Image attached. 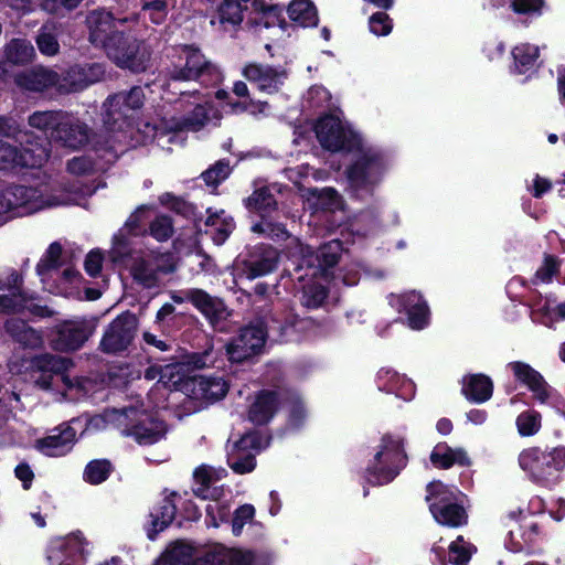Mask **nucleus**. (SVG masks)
Returning a JSON list of instances; mask_svg holds the SVG:
<instances>
[{
    "label": "nucleus",
    "instance_id": "obj_1",
    "mask_svg": "<svg viewBox=\"0 0 565 565\" xmlns=\"http://www.w3.org/2000/svg\"><path fill=\"white\" fill-rule=\"evenodd\" d=\"M313 130L320 146L327 151L350 153L359 150V154L345 169L349 191L351 196L359 200L373 196L386 171L385 154L373 148L362 149L360 136L345 128L335 115L320 116Z\"/></svg>",
    "mask_w": 565,
    "mask_h": 565
},
{
    "label": "nucleus",
    "instance_id": "obj_2",
    "mask_svg": "<svg viewBox=\"0 0 565 565\" xmlns=\"http://www.w3.org/2000/svg\"><path fill=\"white\" fill-rule=\"evenodd\" d=\"M407 465L405 438L397 434L385 433L363 471V478L373 487L386 486L393 482Z\"/></svg>",
    "mask_w": 565,
    "mask_h": 565
},
{
    "label": "nucleus",
    "instance_id": "obj_3",
    "mask_svg": "<svg viewBox=\"0 0 565 565\" xmlns=\"http://www.w3.org/2000/svg\"><path fill=\"white\" fill-rule=\"evenodd\" d=\"M168 77L173 82H200L205 86H214L222 82L220 68L209 61L200 47L194 44H181L173 47Z\"/></svg>",
    "mask_w": 565,
    "mask_h": 565
},
{
    "label": "nucleus",
    "instance_id": "obj_4",
    "mask_svg": "<svg viewBox=\"0 0 565 565\" xmlns=\"http://www.w3.org/2000/svg\"><path fill=\"white\" fill-rule=\"evenodd\" d=\"M518 461L532 482L551 489L561 481L565 469V447H529L520 452Z\"/></svg>",
    "mask_w": 565,
    "mask_h": 565
},
{
    "label": "nucleus",
    "instance_id": "obj_5",
    "mask_svg": "<svg viewBox=\"0 0 565 565\" xmlns=\"http://www.w3.org/2000/svg\"><path fill=\"white\" fill-rule=\"evenodd\" d=\"M466 495L455 486L434 480L426 486L425 501L434 520L446 527L458 529L468 523V512L463 505Z\"/></svg>",
    "mask_w": 565,
    "mask_h": 565
},
{
    "label": "nucleus",
    "instance_id": "obj_6",
    "mask_svg": "<svg viewBox=\"0 0 565 565\" xmlns=\"http://www.w3.org/2000/svg\"><path fill=\"white\" fill-rule=\"evenodd\" d=\"M104 51L118 68L131 74L146 73L152 65L151 46L130 31L114 34Z\"/></svg>",
    "mask_w": 565,
    "mask_h": 565
},
{
    "label": "nucleus",
    "instance_id": "obj_7",
    "mask_svg": "<svg viewBox=\"0 0 565 565\" xmlns=\"http://www.w3.org/2000/svg\"><path fill=\"white\" fill-rule=\"evenodd\" d=\"M17 142L19 146L0 139V170L39 169L47 161L50 152L42 136L26 131Z\"/></svg>",
    "mask_w": 565,
    "mask_h": 565
},
{
    "label": "nucleus",
    "instance_id": "obj_8",
    "mask_svg": "<svg viewBox=\"0 0 565 565\" xmlns=\"http://www.w3.org/2000/svg\"><path fill=\"white\" fill-rule=\"evenodd\" d=\"M145 100V90L139 85L109 95L103 105L104 125L110 131H124L132 127Z\"/></svg>",
    "mask_w": 565,
    "mask_h": 565
},
{
    "label": "nucleus",
    "instance_id": "obj_9",
    "mask_svg": "<svg viewBox=\"0 0 565 565\" xmlns=\"http://www.w3.org/2000/svg\"><path fill=\"white\" fill-rule=\"evenodd\" d=\"M279 250L270 244L247 245L236 257L239 275L254 280L274 273L279 264Z\"/></svg>",
    "mask_w": 565,
    "mask_h": 565
},
{
    "label": "nucleus",
    "instance_id": "obj_10",
    "mask_svg": "<svg viewBox=\"0 0 565 565\" xmlns=\"http://www.w3.org/2000/svg\"><path fill=\"white\" fill-rule=\"evenodd\" d=\"M95 326L86 319L57 321L47 330L50 347L56 352H75L93 335Z\"/></svg>",
    "mask_w": 565,
    "mask_h": 565
},
{
    "label": "nucleus",
    "instance_id": "obj_11",
    "mask_svg": "<svg viewBox=\"0 0 565 565\" xmlns=\"http://www.w3.org/2000/svg\"><path fill=\"white\" fill-rule=\"evenodd\" d=\"M139 319L130 310L114 318L104 331L99 349L107 354H118L131 345L137 334Z\"/></svg>",
    "mask_w": 565,
    "mask_h": 565
},
{
    "label": "nucleus",
    "instance_id": "obj_12",
    "mask_svg": "<svg viewBox=\"0 0 565 565\" xmlns=\"http://www.w3.org/2000/svg\"><path fill=\"white\" fill-rule=\"evenodd\" d=\"M266 339L267 328L263 322L244 326L226 343V355L232 363H243L262 352Z\"/></svg>",
    "mask_w": 565,
    "mask_h": 565
},
{
    "label": "nucleus",
    "instance_id": "obj_13",
    "mask_svg": "<svg viewBox=\"0 0 565 565\" xmlns=\"http://www.w3.org/2000/svg\"><path fill=\"white\" fill-rule=\"evenodd\" d=\"M87 542L81 531L66 536L54 537L46 547L50 565H86Z\"/></svg>",
    "mask_w": 565,
    "mask_h": 565
},
{
    "label": "nucleus",
    "instance_id": "obj_14",
    "mask_svg": "<svg viewBox=\"0 0 565 565\" xmlns=\"http://www.w3.org/2000/svg\"><path fill=\"white\" fill-rule=\"evenodd\" d=\"M507 367L512 372L515 382L525 386L533 394V398L540 404H546L553 397L555 390L529 363L512 361L507 364Z\"/></svg>",
    "mask_w": 565,
    "mask_h": 565
},
{
    "label": "nucleus",
    "instance_id": "obj_15",
    "mask_svg": "<svg viewBox=\"0 0 565 565\" xmlns=\"http://www.w3.org/2000/svg\"><path fill=\"white\" fill-rule=\"evenodd\" d=\"M40 195L35 186L9 183L0 189V226L11 220V212L28 207Z\"/></svg>",
    "mask_w": 565,
    "mask_h": 565
},
{
    "label": "nucleus",
    "instance_id": "obj_16",
    "mask_svg": "<svg viewBox=\"0 0 565 565\" xmlns=\"http://www.w3.org/2000/svg\"><path fill=\"white\" fill-rule=\"evenodd\" d=\"M391 306L407 316V324L413 330H423L429 322V308L422 294L409 291L392 297Z\"/></svg>",
    "mask_w": 565,
    "mask_h": 565
},
{
    "label": "nucleus",
    "instance_id": "obj_17",
    "mask_svg": "<svg viewBox=\"0 0 565 565\" xmlns=\"http://www.w3.org/2000/svg\"><path fill=\"white\" fill-rule=\"evenodd\" d=\"M343 243L340 239H331L323 243L313 254L302 258L301 265L296 269L299 271L303 266L312 269L311 276L328 278L330 270L334 268L342 256Z\"/></svg>",
    "mask_w": 565,
    "mask_h": 565
},
{
    "label": "nucleus",
    "instance_id": "obj_18",
    "mask_svg": "<svg viewBox=\"0 0 565 565\" xmlns=\"http://www.w3.org/2000/svg\"><path fill=\"white\" fill-rule=\"evenodd\" d=\"M281 407L278 390L262 388L255 393L254 401L247 409V419L255 426L268 425Z\"/></svg>",
    "mask_w": 565,
    "mask_h": 565
},
{
    "label": "nucleus",
    "instance_id": "obj_19",
    "mask_svg": "<svg viewBox=\"0 0 565 565\" xmlns=\"http://www.w3.org/2000/svg\"><path fill=\"white\" fill-rule=\"evenodd\" d=\"M92 139V128L79 119L72 118L64 113L62 120L54 134L53 141L71 150H79L87 147Z\"/></svg>",
    "mask_w": 565,
    "mask_h": 565
},
{
    "label": "nucleus",
    "instance_id": "obj_20",
    "mask_svg": "<svg viewBox=\"0 0 565 565\" xmlns=\"http://www.w3.org/2000/svg\"><path fill=\"white\" fill-rule=\"evenodd\" d=\"M242 75L255 84L258 90L275 94L280 89L287 73L269 64L247 63L242 70Z\"/></svg>",
    "mask_w": 565,
    "mask_h": 565
},
{
    "label": "nucleus",
    "instance_id": "obj_21",
    "mask_svg": "<svg viewBox=\"0 0 565 565\" xmlns=\"http://www.w3.org/2000/svg\"><path fill=\"white\" fill-rule=\"evenodd\" d=\"M191 390L192 397L206 403H215L223 399L230 388L228 383L221 376L195 375L185 383Z\"/></svg>",
    "mask_w": 565,
    "mask_h": 565
},
{
    "label": "nucleus",
    "instance_id": "obj_22",
    "mask_svg": "<svg viewBox=\"0 0 565 565\" xmlns=\"http://www.w3.org/2000/svg\"><path fill=\"white\" fill-rule=\"evenodd\" d=\"M126 20H117L109 11L98 9L87 15L89 29V40L94 44H100L106 47L108 40L121 31L117 29V23H124Z\"/></svg>",
    "mask_w": 565,
    "mask_h": 565
},
{
    "label": "nucleus",
    "instance_id": "obj_23",
    "mask_svg": "<svg viewBox=\"0 0 565 565\" xmlns=\"http://www.w3.org/2000/svg\"><path fill=\"white\" fill-rule=\"evenodd\" d=\"M541 527L537 522L527 521L523 518L515 529H510L507 535L505 545L513 553H530L536 545Z\"/></svg>",
    "mask_w": 565,
    "mask_h": 565
},
{
    "label": "nucleus",
    "instance_id": "obj_24",
    "mask_svg": "<svg viewBox=\"0 0 565 565\" xmlns=\"http://www.w3.org/2000/svg\"><path fill=\"white\" fill-rule=\"evenodd\" d=\"M56 430H58L57 434L36 440V449L47 457L66 455L76 441V430L70 424H62Z\"/></svg>",
    "mask_w": 565,
    "mask_h": 565
},
{
    "label": "nucleus",
    "instance_id": "obj_25",
    "mask_svg": "<svg viewBox=\"0 0 565 565\" xmlns=\"http://www.w3.org/2000/svg\"><path fill=\"white\" fill-rule=\"evenodd\" d=\"M191 305L216 329L217 326L227 319L230 312L223 299L210 295L201 288L191 298Z\"/></svg>",
    "mask_w": 565,
    "mask_h": 565
},
{
    "label": "nucleus",
    "instance_id": "obj_26",
    "mask_svg": "<svg viewBox=\"0 0 565 565\" xmlns=\"http://www.w3.org/2000/svg\"><path fill=\"white\" fill-rule=\"evenodd\" d=\"M429 460L435 468L441 470L450 469L454 466L470 467L472 465L463 448H452L446 441H440L433 448Z\"/></svg>",
    "mask_w": 565,
    "mask_h": 565
},
{
    "label": "nucleus",
    "instance_id": "obj_27",
    "mask_svg": "<svg viewBox=\"0 0 565 565\" xmlns=\"http://www.w3.org/2000/svg\"><path fill=\"white\" fill-rule=\"evenodd\" d=\"M512 63L509 72L512 75H531L539 68L540 49L531 43H520L511 50Z\"/></svg>",
    "mask_w": 565,
    "mask_h": 565
},
{
    "label": "nucleus",
    "instance_id": "obj_28",
    "mask_svg": "<svg viewBox=\"0 0 565 565\" xmlns=\"http://www.w3.org/2000/svg\"><path fill=\"white\" fill-rule=\"evenodd\" d=\"M177 492L164 497L150 512V527L147 529V536L153 541L160 532L166 530L174 520L177 514V505L174 498Z\"/></svg>",
    "mask_w": 565,
    "mask_h": 565
},
{
    "label": "nucleus",
    "instance_id": "obj_29",
    "mask_svg": "<svg viewBox=\"0 0 565 565\" xmlns=\"http://www.w3.org/2000/svg\"><path fill=\"white\" fill-rule=\"evenodd\" d=\"M4 331L22 349H39L43 344L42 333L22 319H8L4 322Z\"/></svg>",
    "mask_w": 565,
    "mask_h": 565
},
{
    "label": "nucleus",
    "instance_id": "obj_30",
    "mask_svg": "<svg viewBox=\"0 0 565 565\" xmlns=\"http://www.w3.org/2000/svg\"><path fill=\"white\" fill-rule=\"evenodd\" d=\"M206 233L215 245H223L236 227L234 218L224 210L213 211L212 207L206 210Z\"/></svg>",
    "mask_w": 565,
    "mask_h": 565
},
{
    "label": "nucleus",
    "instance_id": "obj_31",
    "mask_svg": "<svg viewBox=\"0 0 565 565\" xmlns=\"http://www.w3.org/2000/svg\"><path fill=\"white\" fill-rule=\"evenodd\" d=\"M461 393L470 403H484L492 397L493 382L482 373L466 375L462 379Z\"/></svg>",
    "mask_w": 565,
    "mask_h": 565
},
{
    "label": "nucleus",
    "instance_id": "obj_32",
    "mask_svg": "<svg viewBox=\"0 0 565 565\" xmlns=\"http://www.w3.org/2000/svg\"><path fill=\"white\" fill-rule=\"evenodd\" d=\"M127 436L132 437L139 445L149 446L158 443L166 434L162 422L142 420L125 429Z\"/></svg>",
    "mask_w": 565,
    "mask_h": 565
},
{
    "label": "nucleus",
    "instance_id": "obj_33",
    "mask_svg": "<svg viewBox=\"0 0 565 565\" xmlns=\"http://www.w3.org/2000/svg\"><path fill=\"white\" fill-rule=\"evenodd\" d=\"M64 111L62 110H46V111H34L28 118V124L30 127L40 130L44 137V146L49 145L47 138L50 137L52 140L54 138V134L57 130L60 121Z\"/></svg>",
    "mask_w": 565,
    "mask_h": 565
},
{
    "label": "nucleus",
    "instance_id": "obj_34",
    "mask_svg": "<svg viewBox=\"0 0 565 565\" xmlns=\"http://www.w3.org/2000/svg\"><path fill=\"white\" fill-rule=\"evenodd\" d=\"M287 12L289 19L302 28L318 25V11L310 0H292L287 8Z\"/></svg>",
    "mask_w": 565,
    "mask_h": 565
},
{
    "label": "nucleus",
    "instance_id": "obj_35",
    "mask_svg": "<svg viewBox=\"0 0 565 565\" xmlns=\"http://www.w3.org/2000/svg\"><path fill=\"white\" fill-rule=\"evenodd\" d=\"M58 82V74L55 71L38 68L20 77L19 84L32 92H44Z\"/></svg>",
    "mask_w": 565,
    "mask_h": 565
},
{
    "label": "nucleus",
    "instance_id": "obj_36",
    "mask_svg": "<svg viewBox=\"0 0 565 565\" xmlns=\"http://www.w3.org/2000/svg\"><path fill=\"white\" fill-rule=\"evenodd\" d=\"M243 202L249 212L258 213L262 216L277 210L276 198L268 186H260L254 190Z\"/></svg>",
    "mask_w": 565,
    "mask_h": 565
},
{
    "label": "nucleus",
    "instance_id": "obj_37",
    "mask_svg": "<svg viewBox=\"0 0 565 565\" xmlns=\"http://www.w3.org/2000/svg\"><path fill=\"white\" fill-rule=\"evenodd\" d=\"M7 61L14 65H25L32 62L35 51L26 39H12L4 47Z\"/></svg>",
    "mask_w": 565,
    "mask_h": 565
},
{
    "label": "nucleus",
    "instance_id": "obj_38",
    "mask_svg": "<svg viewBox=\"0 0 565 565\" xmlns=\"http://www.w3.org/2000/svg\"><path fill=\"white\" fill-rule=\"evenodd\" d=\"M159 266L142 257L137 258L130 267V275L135 282L143 288H153L159 282Z\"/></svg>",
    "mask_w": 565,
    "mask_h": 565
},
{
    "label": "nucleus",
    "instance_id": "obj_39",
    "mask_svg": "<svg viewBox=\"0 0 565 565\" xmlns=\"http://www.w3.org/2000/svg\"><path fill=\"white\" fill-rule=\"evenodd\" d=\"M113 471L114 465L109 459H93L86 465L83 479L92 486H98L105 482Z\"/></svg>",
    "mask_w": 565,
    "mask_h": 565
},
{
    "label": "nucleus",
    "instance_id": "obj_40",
    "mask_svg": "<svg viewBox=\"0 0 565 565\" xmlns=\"http://www.w3.org/2000/svg\"><path fill=\"white\" fill-rule=\"evenodd\" d=\"M62 253L63 247L61 243H51L42 258L36 264V274L43 277L46 276L52 270L60 269L63 266V262L61 260Z\"/></svg>",
    "mask_w": 565,
    "mask_h": 565
},
{
    "label": "nucleus",
    "instance_id": "obj_41",
    "mask_svg": "<svg viewBox=\"0 0 565 565\" xmlns=\"http://www.w3.org/2000/svg\"><path fill=\"white\" fill-rule=\"evenodd\" d=\"M562 260L557 255L544 254L543 263L531 278L532 285L550 284L553 277L559 274Z\"/></svg>",
    "mask_w": 565,
    "mask_h": 565
},
{
    "label": "nucleus",
    "instance_id": "obj_42",
    "mask_svg": "<svg viewBox=\"0 0 565 565\" xmlns=\"http://www.w3.org/2000/svg\"><path fill=\"white\" fill-rule=\"evenodd\" d=\"M515 425L521 437L534 436L542 427V415L535 409L523 411L518 415Z\"/></svg>",
    "mask_w": 565,
    "mask_h": 565
},
{
    "label": "nucleus",
    "instance_id": "obj_43",
    "mask_svg": "<svg viewBox=\"0 0 565 565\" xmlns=\"http://www.w3.org/2000/svg\"><path fill=\"white\" fill-rule=\"evenodd\" d=\"M169 13L167 0H140V14L156 25L166 22Z\"/></svg>",
    "mask_w": 565,
    "mask_h": 565
},
{
    "label": "nucleus",
    "instance_id": "obj_44",
    "mask_svg": "<svg viewBox=\"0 0 565 565\" xmlns=\"http://www.w3.org/2000/svg\"><path fill=\"white\" fill-rule=\"evenodd\" d=\"M30 364L33 370L43 373L61 374L66 370V360L51 353H42L32 356Z\"/></svg>",
    "mask_w": 565,
    "mask_h": 565
},
{
    "label": "nucleus",
    "instance_id": "obj_45",
    "mask_svg": "<svg viewBox=\"0 0 565 565\" xmlns=\"http://www.w3.org/2000/svg\"><path fill=\"white\" fill-rule=\"evenodd\" d=\"M282 12L284 9L279 4H270L267 12L260 17L249 19L248 23L253 26H264L265 29L279 26L281 30H286L288 23Z\"/></svg>",
    "mask_w": 565,
    "mask_h": 565
},
{
    "label": "nucleus",
    "instance_id": "obj_46",
    "mask_svg": "<svg viewBox=\"0 0 565 565\" xmlns=\"http://www.w3.org/2000/svg\"><path fill=\"white\" fill-rule=\"evenodd\" d=\"M227 465L237 475L249 473L256 468V455L231 449L227 452Z\"/></svg>",
    "mask_w": 565,
    "mask_h": 565
},
{
    "label": "nucleus",
    "instance_id": "obj_47",
    "mask_svg": "<svg viewBox=\"0 0 565 565\" xmlns=\"http://www.w3.org/2000/svg\"><path fill=\"white\" fill-rule=\"evenodd\" d=\"M232 173L230 160L224 158L201 173V178L207 186L217 188Z\"/></svg>",
    "mask_w": 565,
    "mask_h": 565
},
{
    "label": "nucleus",
    "instance_id": "obj_48",
    "mask_svg": "<svg viewBox=\"0 0 565 565\" xmlns=\"http://www.w3.org/2000/svg\"><path fill=\"white\" fill-rule=\"evenodd\" d=\"M72 71L78 75V82L82 87H87L102 81L106 74L105 65L97 62L76 65Z\"/></svg>",
    "mask_w": 565,
    "mask_h": 565
},
{
    "label": "nucleus",
    "instance_id": "obj_49",
    "mask_svg": "<svg viewBox=\"0 0 565 565\" xmlns=\"http://www.w3.org/2000/svg\"><path fill=\"white\" fill-rule=\"evenodd\" d=\"M87 146H89L90 150H93L99 159L106 161L107 163H111L118 158L110 138L97 135L93 130L92 139Z\"/></svg>",
    "mask_w": 565,
    "mask_h": 565
},
{
    "label": "nucleus",
    "instance_id": "obj_50",
    "mask_svg": "<svg viewBox=\"0 0 565 565\" xmlns=\"http://www.w3.org/2000/svg\"><path fill=\"white\" fill-rule=\"evenodd\" d=\"M211 106L198 104L183 117V126L191 131H200L211 120Z\"/></svg>",
    "mask_w": 565,
    "mask_h": 565
},
{
    "label": "nucleus",
    "instance_id": "obj_51",
    "mask_svg": "<svg viewBox=\"0 0 565 565\" xmlns=\"http://www.w3.org/2000/svg\"><path fill=\"white\" fill-rule=\"evenodd\" d=\"M226 106L230 108V113L233 115L249 114L252 116H258L264 114L269 104L263 100H256L250 98H244V100H230Z\"/></svg>",
    "mask_w": 565,
    "mask_h": 565
},
{
    "label": "nucleus",
    "instance_id": "obj_52",
    "mask_svg": "<svg viewBox=\"0 0 565 565\" xmlns=\"http://www.w3.org/2000/svg\"><path fill=\"white\" fill-rule=\"evenodd\" d=\"M329 290L320 284H308L302 288L301 303L308 309H317L326 301Z\"/></svg>",
    "mask_w": 565,
    "mask_h": 565
},
{
    "label": "nucleus",
    "instance_id": "obj_53",
    "mask_svg": "<svg viewBox=\"0 0 565 565\" xmlns=\"http://www.w3.org/2000/svg\"><path fill=\"white\" fill-rule=\"evenodd\" d=\"M132 247L130 239L121 233L114 235L113 246L109 250V258L114 264H121L132 257Z\"/></svg>",
    "mask_w": 565,
    "mask_h": 565
},
{
    "label": "nucleus",
    "instance_id": "obj_54",
    "mask_svg": "<svg viewBox=\"0 0 565 565\" xmlns=\"http://www.w3.org/2000/svg\"><path fill=\"white\" fill-rule=\"evenodd\" d=\"M218 18L222 23L238 25L243 21L244 8L239 0H223L218 9Z\"/></svg>",
    "mask_w": 565,
    "mask_h": 565
},
{
    "label": "nucleus",
    "instance_id": "obj_55",
    "mask_svg": "<svg viewBox=\"0 0 565 565\" xmlns=\"http://www.w3.org/2000/svg\"><path fill=\"white\" fill-rule=\"evenodd\" d=\"M308 412L302 398L295 395L289 401V411L287 416V425L294 429L299 430L307 419Z\"/></svg>",
    "mask_w": 565,
    "mask_h": 565
},
{
    "label": "nucleus",
    "instance_id": "obj_56",
    "mask_svg": "<svg viewBox=\"0 0 565 565\" xmlns=\"http://www.w3.org/2000/svg\"><path fill=\"white\" fill-rule=\"evenodd\" d=\"M148 233L158 242L168 241L174 233L172 218L166 214L156 216L149 224Z\"/></svg>",
    "mask_w": 565,
    "mask_h": 565
},
{
    "label": "nucleus",
    "instance_id": "obj_57",
    "mask_svg": "<svg viewBox=\"0 0 565 565\" xmlns=\"http://www.w3.org/2000/svg\"><path fill=\"white\" fill-rule=\"evenodd\" d=\"M264 448L263 434L257 429H249L236 440L231 449L238 451H255L259 452Z\"/></svg>",
    "mask_w": 565,
    "mask_h": 565
},
{
    "label": "nucleus",
    "instance_id": "obj_58",
    "mask_svg": "<svg viewBox=\"0 0 565 565\" xmlns=\"http://www.w3.org/2000/svg\"><path fill=\"white\" fill-rule=\"evenodd\" d=\"M449 563L454 565H467L471 558L470 545L466 544L463 536L458 535L448 547Z\"/></svg>",
    "mask_w": 565,
    "mask_h": 565
},
{
    "label": "nucleus",
    "instance_id": "obj_59",
    "mask_svg": "<svg viewBox=\"0 0 565 565\" xmlns=\"http://www.w3.org/2000/svg\"><path fill=\"white\" fill-rule=\"evenodd\" d=\"M545 7V0H511V10L519 15L532 18L541 17Z\"/></svg>",
    "mask_w": 565,
    "mask_h": 565
},
{
    "label": "nucleus",
    "instance_id": "obj_60",
    "mask_svg": "<svg viewBox=\"0 0 565 565\" xmlns=\"http://www.w3.org/2000/svg\"><path fill=\"white\" fill-rule=\"evenodd\" d=\"M384 11H377L369 18V29L377 36H386L393 29V20Z\"/></svg>",
    "mask_w": 565,
    "mask_h": 565
},
{
    "label": "nucleus",
    "instance_id": "obj_61",
    "mask_svg": "<svg viewBox=\"0 0 565 565\" xmlns=\"http://www.w3.org/2000/svg\"><path fill=\"white\" fill-rule=\"evenodd\" d=\"M255 516V508L253 504L245 503L239 505L233 513L232 532L235 536H239L247 522Z\"/></svg>",
    "mask_w": 565,
    "mask_h": 565
},
{
    "label": "nucleus",
    "instance_id": "obj_62",
    "mask_svg": "<svg viewBox=\"0 0 565 565\" xmlns=\"http://www.w3.org/2000/svg\"><path fill=\"white\" fill-rule=\"evenodd\" d=\"M149 209L146 205H141L136 209L134 213L125 222V228L132 236H138L140 234L146 233L143 228V222L148 217Z\"/></svg>",
    "mask_w": 565,
    "mask_h": 565
},
{
    "label": "nucleus",
    "instance_id": "obj_63",
    "mask_svg": "<svg viewBox=\"0 0 565 565\" xmlns=\"http://www.w3.org/2000/svg\"><path fill=\"white\" fill-rule=\"evenodd\" d=\"M96 163L88 156L74 157L67 161V171L75 175H88L95 172Z\"/></svg>",
    "mask_w": 565,
    "mask_h": 565
},
{
    "label": "nucleus",
    "instance_id": "obj_64",
    "mask_svg": "<svg viewBox=\"0 0 565 565\" xmlns=\"http://www.w3.org/2000/svg\"><path fill=\"white\" fill-rule=\"evenodd\" d=\"M205 522L209 526L218 527L220 523L228 521L230 508L227 504H207L205 508Z\"/></svg>",
    "mask_w": 565,
    "mask_h": 565
}]
</instances>
